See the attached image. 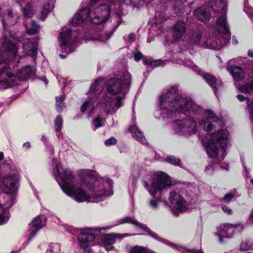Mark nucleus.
<instances>
[{
  "label": "nucleus",
  "mask_w": 253,
  "mask_h": 253,
  "mask_svg": "<svg viewBox=\"0 0 253 253\" xmlns=\"http://www.w3.org/2000/svg\"><path fill=\"white\" fill-rule=\"evenodd\" d=\"M186 24L185 22L181 21L176 22L174 25L172 32V37L175 40L181 39L186 33Z\"/></svg>",
  "instance_id": "nucleus-21"
},
{
  "label": "nucleus",
  "mask_w": 253,
  "mask_h": 253,
  "mask_svg": "<svg viewBox=\"0 0 253 253\" xmlns=\"http://www.w3.org/2000/svg\"><path fill=\"white\" fill-rule=\"evenodd\" d=\"M129 39L130 42H133L135 39V34L133 33H131L129 35Z\"/></svg>",
  "instance_id": "nucleus-62"
},
{
  "label": "nucleus",
  "mask_w": 253,
  "mask_h": 253,
  "mask_svg": "<svg viewBox=\"0 0 253 253\" xmlns=\"http://www.w3.org/2000/svg\"><path fill=\"white\" fill-rule=\"evenodd\" d=\"M228 223L220 225L217 227V232L216 235L218 236L220 243L224 242L223 239L226 238V235L228 234Z\"/></svg>",
  "instance_id": "nucleus-31"
},
{
  "label": "nucleus",
  "mask_w": 253,
  "mask_h": 253,
  "mask_svg": "<svg viewBox=\"0 0 253 253\" xmlns=\"http://www.w3.org/2000/svg\"><path fill=\"white\" fill-rule=\"evenodd\" d=\"M3 47L11 58L7 62L0 54V88L5 89L19 84L21 80H26L35 73L34 68L27 66L15 74V68L17 67L20 56L16 54V44L7 42L3 44Z\"/></svg>",
  "instance_id": "nucleus-1"
},
{
  "label": "nucleus",
  "mask_w": 253,
  "mask_h": 253,
  "mask_svg": "<svg viewBox=\"0 0 253 253\" xmlns=\"http://www.w3.org/2000/svg\"><path fill=\"white\" fill-rule=\"evenodd\" d=\"M149 206L153 210H156L158 208V201L156 200H151L149 202Z\"/></svg>",
  "instance_id": "nucleus-48"
},
{
  "label": "nucleus",
  "mask_w": 253,
  "mask_h": 253,
  "mask_svg": "<svg viewBox=\"0 0 253 253\" xmlns=\"http://www.w3.org/2000/svg\"><path fill=\"white\" fill-rule=\"evenodd\" d=\"M95 238L92 231L87 229L81 232L78 236L80 246L84 250L85 253H89L91 251L90 246Z\"/></svg>",
  "instance_id": "nucleus-12"
},
{
  "label": "nucleus",
  "mask_w": 253,
  "mask_h": 253,
  "mask_svg": "<svg viewBox=\"0 0 253 253\" xmlns=\"http://www.w3.org/2000/svg\"><path fill=\"white\" fill-rule=\"evenodd\" d=\"M87 0V2L88 3V4L89 6H93L99 0Z\"/></svg>",
  "instance_id": "nucleus-61"
},
{
  "label": "nucleus",
  "mask_w": 253,
  "mask_h": 253,
  "mask_svg": "<svg viewBox=\"0 0 253 253\" xmlns=\"http://www.w3.org/2000/svg\"><path fill=\"white\" fill-rule=\"evenodd\" d=\"M129 131L132 133L133 137L138 141L143 144L146 143V139L136 126H131L129 127Z\"/></svg>",
  "instance_id": "nucleus-28"
},
{
  "label": "nucleus",
  "mask_w": 253,
  "mask_h": 253,
  "mask_svg": "<svg viewBox=\"0 0 253 253\" xmlns=\"http://www.w3.org/2000/svg\"><path fill=\"white\" fill-rule=\"evenodd\" d=\"M236 227L233 225L228 224V234L226 235V238H232L235 233Z\"/></svg>",
  "instance_id": "nucleus-42"
},
{
  "label": "nucleus",
  "mask_w": 253,
  "mask_h": 253,
  "mask_svg": "<svg viewBox=\"0 0 253 253\" xmlns=\"http://www.w3.org/2000/svg\"><path fill=\"white\" fill-rule=\"evenodd\" d=\"M152 66L157 67L159 66H163L164 65V61L161 60H156L152 61L150 63Z\"/></svg>",
  "instance_id": "nucleus-50"
},
{
  "label": "nucleus",
  "mask_w": 253,
  "mask_h": 253,
  "mask_svg": "<svg viewBox=\"0 0 253 253\" xmlns=\"http://www.w3.org/2000/svg\"><path fill=\"white\" fill-rule=\"evenodd\" d=\"M194 15L200 21L206 22L210 19L209 11L204 7H200L194 11Z\"/></svg>",
  "instance_id": "nucleus-25"
},
{
  "label": "nucleus",
  "mask_w": 253,
  "mask_h": 253,
  "mask_svg": "<svg viewBox=\"0 0 253 253\" xmlns=\"http://www.w3.org/2000/svg\"><path fill=\"white\" fill-rule=\"evenodd\" d=\"M169 201L172 207L179 211H184L187 209V202L176 190H173L170 193Z\"/></svg>",
  "instance_id": "nucleus-13"
},
{
  "label": "nucleus",
  "mask_w": 253,
  "mask_h": 253,
  "mask_svg": "<svg viewBox=\"0 0 253 253\" xmlns=\"http://www.w3.org/2000/svg\"><path fill=\"white\" fill-rule=\"evenodd\" d=\"M228 223L220 225L217 227V232L216 235L218 236L220 243L224 242L223 239L226 238V235L228 234Z\"/></svg>",
  "instance_id": "nucleus-30"
},
{
  "label": "nucleus",
  "mask_w": 253,
  "mask_h": 253,
  "mask_svg": "<svg viewBox=\"0 0 253 253\" xmlns=\"http://www.w3.org/2000/svg\"><path fill=\"white\" fill-rule=\"evenodd\" d=\"M63 126V120L61 116H58L54 121V128L56 132H59Z\"/></svg>",
  "instance_id": "nucleus-39"
},
{
  "label": "nucleus",
  "mask_w": 253,
  "mask_h": 253,
  "mask_svg": "<svg viewBox=\"0 0 253 253\" xmlns=\"http://www.w3.org/2000/svg\"><path fill=\"white\" fill-rule=\"evenodd\" d=\"M228 131L220 130L211 135V140H203V144L208 155L219 161L226 155L225 148L227 143Z\"/></svg>",
  "instance_id": "nucleus-4"
},
{
  "label": "nucleus",
  "mask_w": 253,
  "mask_h": 253,
  "mask_svg": "<svg viewBox=\"0 0 253 253\" xmlns=\"http://www.w3.org/2000/svg\"><path fill=\"white\" fill-rule=\"evenodd\" d=\"M231 73L236 82L242 81L245 76L244 70L239 66H234L231 68Z\"/></svg>",
  "instance_id": "nucleus-27"
},
{
  "label": "nucleus",
  "mask_w": 253,
  "mask_h": 253,
  "mask_svg": "<svg viewBox=\"0 0 253 253\" xmlns=\"http://www.w3.org/2000/svg\"><path fill=\"white\" fill-rule=\"evenodd\" d=\"M23 12L25 16L27 17H32L33 15V11L30 5H27L23 9Z\"/></svg>",
  "instance_id": "nucleus-43"
},
{
  "label": "nucleus",
  "mask_w": 253,
  "mask_h": 253,
  "mask_svg": "<svg viewBox=\"0 0 253 253\" xmlns=\"http://www.w3.org/2000/svg\"><path fill=\"white\" fill-rule=\"evenodd\" d=\"M143 56L144 55L140 51H137L134 53V59L137 61L142 59Z\"/></svg>",
  "instance_id": "nucleus-53"
},
{
  "label": "nucleus",
  "mask_w": 253,
  "mask_h": 253,
  "mask_svg": "<svg viewBox=\"0 0 253 253\" xmlns=\"http://www.w3.org/2000/svg\"><path fill=\"white\" fill-rule=\"evenodd\" d=\"M143 62L145 65H150L151 61H150L149 59H148L146 56H144L142 58Z\"/></svg>",
  "instance_id": "nucleus-60"
},
{
  "label": "nucleus",
  "mask_w": 253,
  "mask_h": 253,
  "mask_svg": "<svg viewBox=\"0 0 253 253\" xmlns=\"http://www.w3.org/2000/svg\"><path fill=\"white\" fill-rule=\"evenodd\" d=\"M23 146L28 149L31 147L30 143L29 142H26L23 144Z\"/></svg>",
  "instance_id": "nucleus-64"
},
{
  "label": "nucleus",
  "mask_w": 253,
  "mask_h": 253,
  "mask_svg": "<svg viewBox=\"0 0 253 253\" xmlns=\"http://www.w3.org/2000/svg\"><path fill=\"white\" fill-rule=\"evenodd\" d=\"M238 89L242 93H253V80L250 82L238 87Z\"/></svg>",
  "instance_id": "nucleus-32"
},
{
  "label": "nucleus",
  "mask_w": 253,
  "mask_h": 253,
  "mask_svg": "<svg viewBox=\"0 0 253 253\" xmlns=\"http://www.w3.org/2000/svg\"><path fill=\"white\" fill-rule=\"evenodd\" d=\"M65 95H61L56 97V102H63L65 99Z\"/></svg>",
  "instance_id": "nucleus-58"
},
{
  "label": "nucleus",
  "mask_w": 253,
  "mask_h": 253,
  "mask_svg": "<svg viewBox=\"0 0 253 253\" xmlns=\"http://www.w3.org/2000/svg\"><path fill=\"white\" fill-rule=\"evenodd\" d=\"M9 212L0 204V225L4 224L9 220Z\"/></svg>",
  "instance_id": "nucleus-34"
},
{
  "label": "nucleus",
  "mask_w": 253,
  "mask_h": 253,
  "mask_svg": "<svg viewBox=\"0 0 253 253\" xmlns=\"http://www.w3.org/2000/svg\"><path fill=\"white\" fill-rule=\"evenodd\" d=\"M143 183L144 187L152 196L161 198L162 192L171 185V181L167 175L161 174L153 177L150 186L146 181H144Z\"/></svg>",
  "instance_id": "nucleus-6"
},
{
  "label": "nucleus",
  "mask_w": 253,
  "mask_h": 253,
  "mask_svg": "<svg viewBox=\"0 0 253 253\" xmlns=\"http://www.w3.org/2000/svg\"><path fill=\"white\" fill-rule=\"evenodd\" d=\"M119 224L123 223H129L133 224L138 228L142 229L145 230L148 235L151 236L152 237L156 239H158V236L154 233H153L148 227L143 224L139 222L136 220L133 217L126 216L123 218L121 219L119 221Z\"/></svg>",
  "instance_id": "nucleus-18"
},
{
  "label": "nucleus",
  "mask_w": 253,
  "mask_h": 253,
  "mask_svg": "<svg viewBox=\"0 0 253 253\" xmlns=\"http://www.w3.org/2000/svg\"><path fill=\"white\" fill-rule=\"evenodd\" d=\"M224 14L221 15L217 20L216 28L219 33L214 37V41L210 44L211 49L219 50L224 46L230 39L229 28L227 24Z\"/></svg>",
  "instance_id": "nucleus-7"
},
{
  "label": "nucleus",
  "mask_w": 253,
  "mask_h": 253,
  "mask_svg": "<svg viewBox=\"0 0 253 253\" xmlns=\"http://www.w3.org/2000/svg\"><path fill=\"white\" fill-rule=\"evenodd\" d=\"M130 236L128 233H112L103 236L101 239V242L107 251H111L114 248L113 244L115 243L116 239H122Z\"/></svg>",
  "instance_id": "nucleus-15"
},
{
  "label": "nucleus",
  "mask_w": 253,
  "mask_h": 253,
  "mask_svg": "<svg viewBox=\"0 0 253 253\" xmlns=\"http://www.w3.org/2000/svg\"><path fill=\"white\" fill-rule=\"evenodd\" d=\"M188 62L189 64H188V65L192 67L193 70L196 71L199 75L202 76L208 84L215 91L222 86V83L221 81L217 80L214 76L210 73H204L203 71L200 70L198 67L194 66V64L192 61Z\"/></svg>",
  "instance_id": "nucleus-11"
},
{
  "label": "nucleus",
  "mask_w": 253,
  "mask_h": 253,
  "mask_svg": "<svg viewBox=\"0 0 253 253\" xmlns=\"http://www.w3.org/2000/svg\"><path fill=\"white\" fill-rule=\"evenodd\" d=\"M110 8L107 4H101L90 11L88 8L81 9L73 18L72 25L74 27L82 23L88 16L94 24H100L106 21L110 14Z\"/></svg>",
  "instance_id": "nucleus-5"
},
{
  "label": "nucleus",
  "mask_w": 253,
  "mask_h": 253,
  "mask_svg": "<svg viewBox=\"0 0 253 253\" xmlns=\"http://www.w3.org/2000/svg\"><path fill=\"white\" fill-rule=\"evenodd\" d=\"M82 186L91 192L90 196L82 188L74 189L75 187L65 190L64 193L78 202L98 203L113 195V181L109 178L88 177L87 180L82 182Z\"/></svg>",
  "instance_id": "nucleus-3"
},
{
  "label": "nucleus",
  "mask_w": 253,
  "mask_h": 253,
  "mask_svg": "<svg viewBox=\"0 0 253 253\" xmlns=\"http://www.w3.org/2000/svg\"><path fill=\"white\" fill-rule=\"evenodd\" d=\"M57 173L61 181V182H58V183L64 192L65 190H67L68 188L75 186L76 179L71 170L65 169L62 172L59 171Z\"/></svg>",
  "instance_id": "nucleus-10"
},
{
  "label": "nucleus",
  "mask_w": 253,
  "mask_h": 253,
  "mask_svg": "<svg viewBox=\"0 0 253 253\" xmlns=\"http://www.w3.org/2000/svg\"><path fill=\"white\" fill-rule=\"evenodd\" d=\"M206 118L199 121V125L206 131H210L212 129V122L215 123H221V120L216 116L213 111L207 109L205 111Z\"/></svg>",
  "instance_id": "nucleus-14"
},
{
  "label": "nucleus",
  "mask_w": 253,
  "mask_h": 253,
  "mask_svg": "<svg viewBox=\"0 0 253 253\" xmlns=\"http://www.w3.org/2000/svg\"><path fill=\"white\" fill-rule=\"evenodd\" d=\"M129 253H148L144 248L140 246L133 247Z\"/></svg>",
  "instance_id": "nucleus-44"
},
{
  "label": "nucleus",
  "mask_w": 253,
  "mask_h": 253,
  "mask_svg": "<svg viewBox=\"0 0 253 253\" xmlns=\"http://www.w3.org/2000/svg\"><path fill=\"white\" fill-rule=\"evenodd\" d=\"M25 27L27 33L30 35L36 34L40 29L39 26L35 21H32L29 24L26 23Z\"/></svg>",
  "instance_id": "nucleus-33"
},
{
  "label": "nucleus",
  "mask_w": 253,
  "mask_h": 253,
  "mask_svg": "<svg viewBox=\"0 0 253 253\" xmlns=\"http://www.w3.org/2000/svg\"><path fill=\"white\" fill-rule=\"evenodd\" d=\"M15 192H7L3 191L0 193V204L7 211L8 209L15 203Z\"/></svg>",
  "instance_id": "nucleus-19"
},
{
  "label": "nucleus",
  "mask_w": 253,
  "mask_h": 253,
  "mask_svg": "<svg viewBox=\"0 0 253 253\" xmlns=\"http://www.w3.org/2000/svg\"><path fill=\"white\" fill-rule=\"evenodd\" d=\"M23 49L27 55L36 57L37 54V45L36 43L31 42H25L23 44Z\"/></svg>",
  "instance_id": "nucleus-23"
},
{
  "label": "nucleus",
  "mask_w": 253,
  "mask_h": 253,
  "mask_svg": "<svg viewBox=\"0 0 253 253\" xmlns=\"http://www.w3.org/2000/svg\"><path fill=\"white\" fill-rule=\"evenodd\" d=\"M93 124H94L95 129L98 128L102 126L101 120L99 117H97L93 120Z\"/></svg>",
  "instance_id": "nucleus-51"
},
{
  "label": "nucleus",
  "mask_w": 253,
  "mask_h": 253,
  "mask_svg": "<svg viewBox=\"0 0 253 253\" xmlns=\"http://www.w3.org/2000/svg\"><path fill=\"white\" fill-rule=\"evenodd\" d=\"M53 8V6L49 4H45L43 7L42 11L41 16L42 19H44Z\"/></svg>",
  "instance_id": "nucleus-40"
},
{
  "label": "nucleus",
  "mask_w": 253,
  "mask_h": 253,
  "mask_svg": "<svg viewBox=\"0 0 253 253\" xmlns=\"http://www.w3.org/2000/svg\"><path fill=\"white\" fill-rule=\"evenodd\" d=\"M46 224L45 218L44 216H37L33 219L29 229V235L28 238L30 241L36 234L37 232L42 228Z\"/></svg>",
  "instance_id": "nucleus-17"
},
{
  "label": "nucleus",
  "mask_w": 253,
  "mask_h": 253,
  "mask_svg": "<svg viewBox=\"0 0 253 253\" xmlns=\"http://www.w3.org/2000/svg\"><path fill=\"white\" fill-rule=\"evenodd\" d=\"M66 105L63 102H56V110L58 112H61Z\"/></svg>",
  "instance_id": "nucleus-52"
},
{
  "label": "nucleus",
  "mask_w": 253,
  "mask_h": 253,
  "mask_svg": "<svg viewBox=\"0 0 253 253\" xmlns=\"http://www.w3.org/2000/svg\"><path fill=\"white\" fill-rule=\"evenodd\" d=\"M237 98L240 101H245V100H247L248 102H249L250 101V99L248 97H245L242 94H238L237 95Z\"/></svg>",
  "instance_id": "nucleus-57"
},
{
  "label": "nucleus",
  "mask_w": 253,
  "mask_h": 253,
  "mask_svg": "<svg viewBox=\"0 0 253 253\" xmlns=\"http://www.w3.org/2000/svg\"><path fill=\"white\" fill-rule=\"evenodd\" d=\"M220 167L222 168V169H225L226 170H228V168H229V166L227 164H222L220 165Z\"/></svg>",
  "instance_id": "nucleus-63"
},
{
  "label": "nucleus",
  "mask_w": 253,
  "mask_h": 253,
  "mask_svg": "<svg viewBox=\"0 0 253 253\" xmlns=\"http://www.w3.org/2000/svg\"><path fill=\"white\" fill-rule=\"evenodd\" d=\"M161 116L165 118H172L176 112H187L189 115L198 114L201 107L190 98L179 95L177 86H173L161 94L159 100Z\"/></svg>",
  "instance_id": "nucleus-2"
},
{
  "label": "nucleus",
  "mask_w": 253,
  "mask_h": 253,
  "mask_svg": "<svg viewBox=\"0 0 253 253\" xmlns=\"http://www.w3.org/2000/svg\"><path fill=\"white\" fill-rule=\"evenodd\" d=\"M6 20H7L8 23L10 25H13L16 23V17H14L12 12L10 10H8L7 11V14L5 16V18L2 19V22L4 27L5 26Z\"/></svg>",
  "instance_id": "nucleus-35"
},
{
  "label": "nucleus",
  "mask_w": 253,
  "mask_h": 253,
  "mask_svg": "<svg viewBox=\"0 0 253 253\" xmlns=\"http://www.w3.org/2000/svg\"><path fill=\"white\" fill-rule=\"evenodd\" d=\"M140 174V169L138 166H134L131 171V175L133 178V183L135 184L136 179Z\"/></svg>",
  "instance_id": "nucleus-38"
},
{
  "label": "nucleus",
  "mask_w": 253,
  "mask_h": 253,
  "mask_svg": "<svg viewBox=\"0 0 253 253\" xmlns=\"http://www.w3.org/2000/svg\"><path fill=\"white\" fill-rule=\"evenodd\" d=\"M71 28L70 25L65 26L60 33L58 40L59 44L62 50L66 53H69L73 51V42L71 39Z\"/></svg>",
  "instance_id": "nucleus-9"
},
{
  "label": "nucleus",
  "mask_w": 253,
  "mask_h": 253,
  "mask_svg": "<svg viewBox=\"0 0 253 253\" xmlns=\"http://www.w3.org/2000/svg\"><path fill=\"white\" fill-rule=\"evenodd\" d=\"M213 41L214 37H212L206 40L203 44H201V45L205 48H211V46H210V44L212 43Z\"/></svg>",
  "instance_id": "nucleus-47"
},
{
  "label": "nucleus",
  "mask_w": 253,
  "mask_h": 253,
  "mask_svg": "<svg viewBox=\"0 0 253 253\" xmlns=\"http://www.w3.org/2000/svg\"><path fill=\"white\" fill-rule=\"evenodd\" d=\"M3 190L7 192H15L18 187L17 178L15 175H6L3 179Z\"/></svg>",
  "instance_id": "nucleus-16"
},
{
  "label": "nucleus",
  "mask_w": 253,
  "mask_h": 253,
  "mask_svg": "<svg viewBox=\"0 0 253 253\" xmlns=\"http://www.w3.org/2000/svg\"><path fill=\"white\" fill-rule=\"evenodd\" d=\"M172 127L175 132L179 134L191 135L197 130V123L191 117L176 121Z\"/></svg>",
  "instance_id": "nucleus-8"
},
{
  "label": "nucleus",
  "mask_w": 253,
  "mask_h": 253,
  "mask_svg": "<svg viewBox=\"0 0 253 253\" xmlns=\"http://www.w3.org/2000/svg\"><path fill=\"white\" fill-rule=\"evenodd\" d=\"M131 77L127 71H124L122 73V80L121 81L122 84L129 87L131 83Z\"/></svg>",
  "instance_id": "nucleus-36"
},
{
  "label": "nucleus",
  "mask_w": 253,
  "mask_h": 253,
  "mask_svg": "<svg viewBox=\"0 0 253 253\" xmlns=\"http://www.w3.org/2000/svg\"><path fill=\"white\" fill-rule=\"evenodd\" d=\"M105 144L107 146H110L116 144L117 143V140L115 138L112 137L105 141Z\"/></svg>",
  "instance_id": "nucleus-49"
},
{
  "label": "nucleus",
  "mask_w": 253,
  "mask_h": 253,
  "mask_svg": "<svg viewBox=\"0 0 253 253\" xmlns=\"http://www.w3.org/2000/svg\"><path fill=\"white\" fill-rule=\"evenodd\" d=\"M52 165H53V169L56 170V172H58V171H59V166L57 160L56 159H53Z\"/></svg>",
  "instance_id": "nucleus-55"
},
{
  "label": "nucleus",
  "mask_w": 253,
  "mask_h": 253,
  "mask_svg": "<svg viewBox=\"0 0 253 253\" xmlns=\"http://www.w3.org/2000/svg\"><path fill=\"white\" fill-rule=\"evenodd\" d=\"M60 246L57 243H52L49 245L46 253H60Z\"/></svg>",
  "instance_id": "nucleus-37"
},
{
  "label": "nucleus",
  "mask_w": 253,
  "mask_h": 253,
  "mask_svg": "<svg viewBox=\"0 0 253 253\" xmlns=\"http://www.w3.org/2000/svg\"><path fill=\"white\" fill-rule=\"evenodd\" d=\"M202 37V34L199 30H192L189 36V41L192 44H200Z\"/></svg>",
  "instance_id": "nucleus-29"
},
{
  "label": "nucleus",
  "mask_w": 253,
  "mask_h": 253,
  "mask_svg": "<svg viewBox=\"0 0 253 253\" xmlns=\"http://www.w3.org/2000/svg\"><path fill=\"white\" fill-rule=\"evenodd\" d=\"M251 243L248 241L242 242L240 245V250L242 251L248 250L251 247Z\"/></svg>",
  "instance_id": "nucleus-46"
},
{
  "label": "nucleus",
  "mask_w": 253,
  "mask_h": 253,
  "mask_svg": "<svg viewBox=\"0 0 253 253\" xmlns=\"http://www.w3.org/2000/svg\"><path fill=\"white\" fill-rule=\"evenodd\" d=\"M104 85V81L103 79L99 78L96 80L93 83L90 87L89 93L90 94H94L95 95L100 94V92L103 88Z\"/></svg>",
  "instance_id": "nucleus-24"
},
{
  "label": "nucleus",
  "mask_w": 253,
  "mask_h": 253,
  "mask_svg": "<svg viewBox=\"0 0 253 253\" xmlns=\"http://www.w3.org/2000/svg\"><path fill=\"white\" fill-rule=\"evenodd\" d=\"M96 99L94 98H90L84 102L81 107L82 113H88V117H91L94 113V103Z\"/></svg>",
  "instance_id": "nucleus-22"
},
{
  "label": "nucleus",
  "mask_w": 253,
  "mask_h": 253,
  "mask_svg": "<svg viewBox=\"0 0 253 253\" xmlns=\"http://www.w3.org/2000/svg\"><path fill=\"white\" fill-rule=\"evenodd\" d=\"M166 161L173 165L179 166L180 165V160L173 156H169L167 157Z\"/></svg>",
  "instance_id": "nucleus-41"
},
{
  "label": "nucleus",
  "mask_w": 253,
  "mask_h": 253,
  "mask_svg": "<svg viewBox=\"0 0 253 253\" xmlns=\"http://www.w3.org/2000/svg\"><path fill=\"white\" fill-rule=\"evenodd\" d=\"M103 100H101L102 103L105 105L104 111L107 114H112L114 113L116 110L112 108V98L110 95L107 93H103Z\"/></svg>",
  "instance_id": "nucleus-26"
},
{
  "label": "nucleus",
  "mask_w": 253,
  "mask_h": 253,
  "mask_svg": "<svg viewBox=\"0 0 253 253\" xmlns=\"http://www.w3.org/2000/svg\"><path fill=\"white\" fill-rule=\"evenodd\" d=\"M222 210L225 212H226L228 214H231L233 213V211L231 209L228 208L226 206H222Z\"/></svg>",
  "instance_id": "nucleus-56"
},
{
  "label": "nucleus",
  "mask_w": 253,
  "mask_h": 253,
  "mask_svg": "<svg viewBox=\"0 0 253 253\" xmlns=\"http://www.w3.org/2000/svg\"><path fill=\"white\" fill-rule=\"evenodd\" d=\"M205 171L209 174L211 173L213 171V166L212 165H209L206 168Z\"/></svg>",
  "instance_id": "nucleus-59"
},
{
  "label": "nucleus",
  "mask_w": 253,
  "mask_h": 253,
  "mask_svg": "<svg viewBox=\"0 0 253 253\" xmlns=\"http://www.w3.org/2000/svg\"><path fill=\"white\" fill-rule=\"evenodd\" d=\"M123 97L121 96H118L117 98V100L115 103V106L116 107V109H118L120 106L122 105V99Z\"/></svg>",
  "instance_id": "nucleus-54"
},
{
  "label": "nucleus",
  "mask_w": 253,
  "mask_h": 253,
  "mask_svg": "<svg viewBox=\"0 0 253 253\" xmlns=\"http://www.w3.org/2000/svg\"><path fill=\"white\" fill-rule=\"evenodd\" d=\"M107 89L111 94H117L123 89V84L121 80L117 79L109 80L107 83Z\"/></svg>",
  "instance_id": "nucleus-20"
},
{
  "label": "nucleus",
  "mask_w": 253,
  "mask_h": 253,
  "mask_svg": "<svg viewBox=\"0 0 253 253\" xmlns=\"http://www.w3.org/2000/svg\"><path fill=\"white\" fill-rule=\"evenodd\" d=\"M234 195L232 194L228 193L226 194L223 198L220 200V201L221 202H224L225 203H229L232 201Z\"/></svg>",
  "instance_id": "nucleus-45"
}]
</instances>
